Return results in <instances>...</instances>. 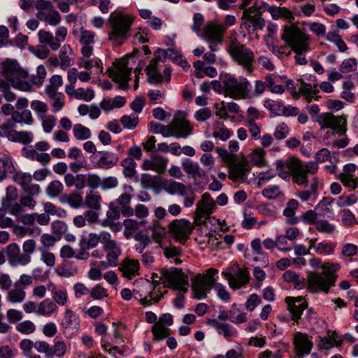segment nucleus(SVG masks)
Masks as SVG:
<instances>
[{"instance_id": "obj_1", "label": "nucleus", "mask_w": 358, "mask_h": 358, "mask_svg": "<svg viewBox=\"0 0 358 358\" xmlns=\"http://www.w3.org/2000/svg\"><path fill=\"white\" fill-rule=\"evenodd\" d=\"M278 175L286 180L292 176L293 181L304 187L308 186V174L314 175L318 170V166L314 162L302 163L296 158H290L286 162H276Z\"/></svg>"}, {"instance_id": "obj_2", "label": "nucleus", "mask_w": 358, "mask_h": 358, "mask_svg": "<svg viewBox=\"0 0 358 358\" xmlns=\"http://www.w3.org/2000/svg\"><path fill=\"white\" fill-rule=\"evenodd\" d=\"M134 20V17L120 12L111 13L109 17L111 27V31L108 33L109 40L116 45H122L130 36Z\"/></svg>"}, {"instance_id": "obj_3", "label": "nucleus", "mask_w": 358, "mask_h": 358, "mask_svg": "<svg viewBox=\"0 0 358 358\" xmlns=\"http://www.w3.org/2000/svg\"><path fill=\"white\" fill-rule=\"evenodd\" d=\"M1 73L6 80L16 89L24 92L31 90V85L26 79L28 72L23 69L16 60L6 59L1 62Z\"/></svg>"}, {"instance_id": "obj_4", "label": "nucleus", "mask_w": 358, "mask_h": 358, "mask_svg": "<svg viewBox=\"0 0 358 358\" xmlns=\"http://www.w3.org/2000/svg\"><path fill=\"white\" fill-rule=\"evenodd\" d=\"M227 52L233 60L246 71L249 73L253 71L254 52L244 44L241 43L236 38H231Z\"/></svg>"}, {"instance_id": "obj_5", "label": "nucleus", "mask_w": 358, "mask_h": 358, "mask_svg": "<svg viewBox=\"0 0 358 358\" xmlns=\"http://www.w3.org/2000/svg\"><path fill=\"white\" fill-rule=\"evenodd\" d=\"M152 279L153 284L155 285L162 281L163 284H168L169 287L174 290H179L182 292L187 291L188 278L187 275L182 272L181 270L174 268L173 270L163 269L161 271V276L153 273Z\"/></svg>"}, {"instance_id": "obj_6", "label": "nucleus", "mask_w": 358, "mask_h": 358, "mask_svg": "<svg viewBox=\"0 0 358 358\" xmlns=\"http://www.w3.org/2000/svg\"><path fill=\"white\" fill-rule=\"evenodd\" d=\"M281 38L292 48L293 51L309 50V36L294 24L284 27Z\"/></svg>"}, {"instance_id": "obj_7", "label": "nucleus", "mask_w": 358, "mask_h": 358, "mask_svg": "<svg viewBox=\"0 0 358 358\" xmlns=\"http://www.w3.org/2000/svg\"><path fill=\"white\" fill-rule=\"evenodd\" d=\"M223 84L225 94L234 99H245L251 88L248 80L241 76H227L223 80Z\"/></svg>"}, {"instance_id": "obj_8", "label": "nucleus", "mask_w": 358, "mask_h": 358, "mask_svg": "<svg viewBox=\"0 0 358 358\" xmlns=\"http://www.w3.org/2000/svg\"><path fill=\"white\" fill-rule=\"evenodd\" d=\"M218 273L215 268H208L206 275L198 274L192 280V289L194 296L198 299H205L211 290L215 279L214 276Z\"/></svg>"}, {"instance_id": "obj_9", "label": "nucleus", "mask_w": 358, "mask_h": 358, "mask_svg": "<svg viewBox=\"0 0 358 358\" xmlns=\"http://www.w3.org/2000/svg\"><path fill=\"white\" fill-rule=\"evenodd\" d=\"M155 285L148 280H141L138 282L136 289H134V296L138 299L141 304L144 306H150L157 303L163 294L155 295Z\"/></svg>"}, {"instance_id": "obj_10", "label": "nucleus", "mask_w": 358, "mask_h": 358, "mask_svg": "<svg viewBox=\"0 0 358 358\" xmlns=\"http://www.w3.org/2000/svg\"><path fill=\"white\" fill-rule=\"evenodd\" d=\"M226 31V26L214 22H209L204 27L201 37L209 43V48L216 51L217 46L223 43V36Z\"/></svg>"}, {"instance_id": "obj_11", "label": "nucleus", "mask_w": 358, "mask_h": 358, "mask_svg": "<svg viewBox=\"0 0 358 358\" xmlns=\"http://www.w3.org/2000/svg\"><path fill=\"white\" fill-rule=\"evenodd\" d=\"M222 275L227 280L230 287L234 289H238L245 286L250 280L248 268H240L238 265H234L223 271Z\"/></svg>"}, {"instance_id": "obj_12", "label": "nucleus", "mask_w": 358, "mask_h": 358, "mask_svg": "<svg viewBox=\"0 0 358 358\" xmlns=\"http://www.w3.org/2000/svg\"><path fill=\"white\" fill-rule=\"evenodd\" d=\"M316 122L322 128H330L339 136L344 135L347 131V120L345 115H334L330 113H324L317 117Z\"/></svg>"}, {"instance_id": "obj_13", "label": "nucleus", "mask_w": 358, "mask_h": 358, "mask_svg": "<svg viewBox=\"0 0 358 358\" xmlns=\"http://www.w3.org/2000/svg\"><path fill=\"white\" fill-rule=\"evenodd\" d=\"M129 59V57H124L116 61L114 63L116 71L108 70L109 76L113 78L115 82L120 83L119 88L124 90L129 88L128 81L130 80L131 72V69L128 67Z\"/></svg>"}, {"instance_id": "obj_14", "label": "nucleus", "mask_w": 358, "mask_h": 358, "mask_svg": "<svg viewBox=\"0 0 358 358\" xmlns=\"http://www.w3.org/2000/svg\"><path fill=\"white\" fill-rule=\"evenodd\" d=\"M194 229L192 223L185 219H176L169 224V231L178 242L184 244Z\"/></svg>"}, {"instance_id": "obj_15", "label": "nucleus", "mask_w": 358, "mask_h": 358, "mask_svg": "<svg viewBox=\"0 0 358 358\" xmlns=\"http://www.w3.org/2000/svg\"><path fill=\"white\" fill-rule=\"evenodd\" d=\"M229 174V178L234 182H245L247 180L248 173L250 171L248 161L243 157L240 161H236V157L233 162L227 164Z\"/></svg>"}, {"instance_id": "obj_16", "label": "nucleus", "mask_w": 358, "mask_h": 358, "mask_svg": "<svg viewBox=\"0 0 358 358\" xmlns=\"http://www.w3.org/2000/svg\"><path fill=\"white\" fill-rule=\"evenodd\" d=\"M215 203L208 193H204L198 202L195 210L194 222L196 224L203 223L213 213Z\"/></svg>"}, {"instance_id": "obj_17", "label": "nucleus", "mask_w": 358, "mask_h": 358, "mask_svg": "<svg viewBox=\"0 0 358 358\" xmlns=\"http://www.w3.org/2000/svg\"><path fill=\"white\" fill-rule=\"evenodd\" d=\"M308 289L311 292H324L328 293L333 285L329 280L317 272H310L307 276Z\"/></svg>"}, {"instance_id": "obj_18", "label": "nucleus", "mask_w": 358, "mask_h": 358, "mask_svg": "<svg viewBox=\"0 0 358 358\" xmlns=\"http://www.w3.org/2000/svg\"><path fill=\"white\" fill-rule=\"evenodd\" d=\"M357 166L355 164H348L343 166L337 179L346 187L355 190L358 187V177L355 176Z\"/></svg>"}, {"instance_id": "obj_19", "label": "nucleus", "mask_w": 358, "mask_h": 358, "mask_svg": "<svg viewBox=\"0 0 358 358\" xmlns=\"http://www.w3.org/2000/svg\"><path fill=\"white\" fill-rule=\"evenodd\" d=\"M110 235V232L104 230L99 233H90L86 237L80 240V245L86 250L93 249L98 246L99 243H101L103 246Z\"/></svg>"}, {"instance_id": "obj_20", "label": "nucleus", "mask_w": 358, "mask_h": 358, "mask_svg": "<svg viewBox=\"0 0 358 358\" xmlns=\"http://www.w3.org/2000/svg\"><path fill=\"white\" fill-rule=\"evenodd\" d=\"M102 248L106 252V258L109 259V262L118 265L119 257L121 255L122 250L117 241L113 239L111 234L108 237Z\"/></svg>"}, {"instance_id": "obj_21", "label": "nucleus", "mask_w": 358, "mask_h": 358, "mask_svg": "<svg viewBox=\"0 0 358 358\" xmlns=\"http://www.w3.org/2000/svg\"><path fill=\"white\" fill-rule=\"evenodd\" d=\"M187 114L184 111L178 110L172 121V124L182 136V138H186L192 134V128L189 122L186 119Z\"/></svg>"}, {"instance_id": "obj_22", "label": "nucleus", "mask_w": 358, "mask_h": 358, "mask_svg": "<svg viewBox=\"0 0 358 358\" xmlns=\"http://www.w3.org/2000/svg\"><path fill=\"white\" fill-rule=\"evenodd\" d=\"M294 344L296 355L299 357L309 354L313 347V343L308 336L301 332H296L294 334Z\"/></svg>"}, {"instance_id": "obj_23", "label": "nucleus", "mask_w": 358, "mask_h": 358, "mask_svg": "<svg viewBox=\"0 0 358 358\" xmlns=\"http://www.w3.org/2000/svg\"><path fill=\"white\" fill-rule=\"evenodd\" d=\"M167 163V159L159 155H154L150 159L143 161L142 169L146 171H154L161 174L165 172Z\"/></svg>"}, {"instance_id": "obj_24", "label": "nucleus", "mask_w": 358, "mask_h": 358, "mask_svg": "<svg viewBox=\"0 0 358 358\" xmlns=\"http://www.w3.org/2000/svg\"><path fill=\"white\" fill-rule=\"evenodd\" d=\"M285 301L287 303L288 309L292 314V319L295 322L301 318L303 310L307 308V303L302 301V298L287 297Z\"/></svg>"}, {"instance_id": "obj_25", "label": "nucleus", "mask_w": 358, "mask_h": 358, "mask_svg": "<svg viewBox=\"0 0 358 358\" xmlns=\"http://www.w3.org/2000/svg\"><path fill=\"white\" fill-rule=\"evenodd\" d=\"M119 270L122 272L123 276L131 279L138 275L139 263L137 260L126 258L120 264Z\"/></svg>"}, {"instance_id": "obj_26", "label": "nucleus", "mask_w": 358, "mask_h": 358, "mask_svg": "<svg viewBox=\"0 0 358 358\" xmlns=\"http://www.w3.org/2000/svg\"><path fill=\"white\" fill-rule=\"evenodd\" d=\"M87 175L86 174H76V176L71 173H67L64 176V183L66 187H74L77 190L83 189L87 185Z\"/></svg>"}, {"instance_id": "obj_27", "label": "nucleus", "mask_w": 358, "mask_h": 358, "mask_svg": "<svg viewBox=\"0 0 358 358\" xmlns=\"http://www.w3.org/2000/svg\"><path fill=\"white\" fill-rule=\"evenodd\" d=\"M48 289L52 292V301L56 305L64 306L69 301L67 289L65 287H57L53 283L48 285Z\"/></svg>"}, {"instance_id": "obj_28", "label": "nucleus", "mask_w": 358, "mask_h": 358, "mask_svg": "<svg viewBox=\"0 0 358 358\" xmlns=\"http://www.w3.org/2000/svg\"><path fill=\"white\" fill-rule=\"evenodd\" d=\"M36 16L41 21L53 27L57 26L62 20L61 15L54 7L45 12L36 13Z\"/></svg>"}, {"instance_id": "obj_29", "label": "nucleus", "mask_w": 358, "mask_h": 358, "mask_svg": "<svg viewBox=\"0 0 358 358\" xmlns=\"http://www.w3.org/2000/svg\"><path fill=\"white\" fill-rule=\"evenodd\" d=\"M61 326L65 329L77 331L79 327V317L78 315L69 308L65 309Z\"/></svg>"}, {"instance_id": "obj_30", "label": "nucleus", "mask_w": 358, "mask_h": 358, "mask_svg": "<svg viewBox=\"0 0 358 358\" xmlns=\"http://www.w3.org/2000/svg\"><path fill=\"white\" fill-rule=\"evenodd\" d=\"M22 155L31 160H36L43 165L48 164L51 160L50 155L48 153H39L31 147L24 148L22 150Z\"/></svg>"}, {"instance_id": "obj_31", "label": "nucleus", "mask_w": 358, "mask_h": 358, "mask_svg": "<svg viewBox=\"0 0 358 358\" xmlns=\"http://www.w3.org/2000/svg\"><path fill=\"white\" fill-rule=\"evenodd\" d=\"M299 202L295 199H290L283 210V215L286 217V222L289 224H295L299 222V218L295 216L296 209L299 208Z\"/></svg>"}, {"instance_id": "obj_32", "label": "nucleus", "mask_w": 358, "mask_h": 358, "mask_svg": "<svg viewBox=\"0 0 358 358\" xmlns=\"http://www.w3.org/2000/svg\"><path fill=\"white\" fill-rule=\"evenodd\" d=\"M26 296L25 290L14 285V287L8 291L6 299L13 304L22 303L25 301Z\"/></svg>"}, {"instance_id": "obj_33", "label": "nucleus", "mask_w": 358, "mask_h": 358, "mask_svg": "<svg viewBox=\"0 0 358 358\" xmlns=\"http://www.w3.org/2000/svg\"><path fill=\"white\" fill-rule=\"evenodd\" d=\"M185 171L191 175L194 179L203 178L206 176V172L199 166L197 163H194L190 159H186L182 163Z\"/></svg>"}, {"instance_id": "obj_34", "label": "nucleus", "mask_w": 358, "mask_h": 358, "mask_svg": "<svg viewBox=\"0 0 358 358\" xmlns=\"http://www.w3.org/2000/svg\"><path fill=\"white\" fill-rule=\"evenodd\" d=\"M58 310V306L50 299H46L38 304L36 314L43 316H50Z\"/></svg>"}, {"instance_id": "obj_35", "label": "nucleus", "mask_w": 358, "mask_h": 358, "mask_svg": "<svg viewBox=\"0 0 358 358\" xmlns=\"http://www.w3.org/2000/svg\"><path fill=\"white\" fill-rule=\"evenodd\" d=\"M340 268L341 266L338 263L326 262L322 266V268L323 269L322 275L325 277L333 286H334L338 277L336 272L338 271Z\"/></svg>"}, {"instance_id": "obj_36", "label": "nucleus", "mask_w": 358, "mask_h": 358, "mask_svg": "<svg viewBox=\"0 0 358 358\" xmlns=\"http://www.w3.org/2000/svg\"><path fill=\"white\" fill-rule=\"evenodd\" d=\"M282 278L287 283H292L297 289H301L305 285V279L292 270H287L282 274Z\"/></svg>"}, {"instance_id": "obj_37", "label": "nucleus", "mask_w": 358, "mask_h": 358, "mask_svg": "<svg viewBox=\"0 0 358 358\" xmlns=\"http://www.w3.org/2000/svg\"><path fill=\"white\" fill-rule=\"evenodd\" d=\"M164 189L171 194H179L185 196L187 194V187L181 183L173 180H166L163 183Z\"/></svg>"}, {"instance_id": "obj_38", "label": "nucleus", "mask_w": 358, "mask_h": 358, "mask_svg": "<svg viewBox=\"0 0 358 358\" xmlns=\"http://www.w3.org/2000/svg\"><path fill=\"white\" fill-rule=\"evenodd\" d=\"M131 196L127 193L121 194L117 199V205L121 209L124 216L131 217L134 215V209L129 206Z\"/></svg>"}, {"instance_id": "obj_39", "label": "nucleus", "mask_w": 358, "mask_h": 358, "mask_svg": "<svg viewBox=\"0 0 358 358\" xmlns=\"http://www.w3.org/2000/svg\"><path fill=\"white\" fill-rule=\"evenodd\" d=\"M242 20L241 27L245 29L249 34L262 29L265 25L263 18H242Z\"/></svg>"}, {"instance_id": "obj_40", "label": "nucleus", "mask_w": 358, "mask_h": 358, "mask_svg": "<svg viewBox=\"0 0 358 358\" xmlns=\"http://www.w3.org/2000/svg\"><path fill=\"white\" fill-rule=\"evenodd\" d=\"M157 59H152L145 69L148 82L150 84H157L162 81V76L157 69Z\"/></svg>"}, {"instance_id": "obj_41", "label": "nucleus", "mask_w": 358, "mask_h": 358, "mask_svg": "<svg viewBox=\"0 0 358 358\" xmlns=\"http://www.w3.org/2000/svg\"><path fill=\"white\" fill-rule=\"evenodd\" d=\"M308 184L310 183V189L308 190H303L301 192H299L296 194V196L301 199L302 201H307L312 196L315 195L317 187H318V180L317 178L313 175L310 178H308Z\"/></svg>"}, {"instance_id": "obj_42", "label": "nucleus", "mask_w": 358, "mask_h": 358, "mask_svg": "<svg viewBox=\"0 0 358 358\" xmlns=\"http://www.w3.org/2000/svg\"><path fill=\"white\" fill-rule=\"evenodd\" d=\"M146 224L145 220L137 221L134 219L128 218L124 220L123 225L124 227V236L127 238H129L133 234L137 231L140 226Z\"/></svg>"}, {"instance_id": "obj_43", "label": "nucleus", "mask_w": 358, "mask_h": 358, "mask_svg": "<svg viewBox=\"0 0 358 358\" xmlns=\"http://www.w3.org/2000/svg\"><path fill=\"white\" fill-rule=\"evenodd\" d=\"M101 196L97 192L90 191L87 193L85 198V206L94 210H99L101 209Z\"/></svg>"}, {"instance_id": "obj_44", "label": "nucleus", "mask_w": 358, "mask_h": 358, "mask_svg": "<svg viewBox=\"0 0 358 358\" xmlns=\"http://www.w3.org/2000/svg\"><path fill=\"white\" fill-rule=\"evenodd\" d=\"M161 178L159 176H152L148 173H143L141 178V184L144 189H152L160 185Z\"/></svg>"}, {"instance_id": "obj_45", "label": "nucleus", "mask_w": 358, "mask_h": 358, "mask_svg": "<svg viewBox=\"0 0 358 358\" xmlns=\"http://www.w3.org/2000/svg\"><path fill=\"white\" fill-rule=\"evenodd\" d=\"M38 41L40 43L48 44L50 49L52 50H58L56 42L55 41V37L52 34L44 29H41L38 33Z\"/></svg>"}, {"instance_id": "obj_46", "label": "nucleus", "mask_w": 358, "mask_h": 358, "mask_svg": "<svg viewBox=\"0 0 358 358\" xmlns=\"http://www.w3.org/2000/svg\"><path fill=\"white\" fill-rule=\"evenodd\" d=\"M71 54V50L70 47L68 45H64L59 54V62L62 69L65 70L71 65V58L70 57Z\"/></svg>"}, {"instance_id": "obj_47", "label": "nucleus", "mask_w": 358, "mask_h": 358, "mask_svg": "<svg viewBox=\"0 0 358 358\" xmlns=\"http://www.w3.org/2000/svg\"><path fill=\"white\" fill-rule=\"evenodd\" d=\"M152 332L155 341H161L169 335L170 329L167 328L166 326L162 325L157 322L152 327Z\"/></svg>"}, {"instance_id": "obj_48", "label": "nucleus", "mask_w": 358, "mask_h": 358, "mask_svg": "<svg viewBox=\"0 0 358 358\" xmlns=\"http://www.w3.org/2000/svg\"><path fill=\"white\" fill-rule=\"evenodd\" d=\"M73 132L74 137L79 141L88 139L92 136L90 129L81 124H75L73 128Z\"/></svg>"}, {"instance_id": "obj_49", "label": "nucleus", "mask_w": 358, "mask_h": 358, "mask_svg": "<svg viewBox=\"0 0 358 358\" xmlns=\"http://www.w3.org/2000/svg\"><path fill=\"white\" fill-rule=\"evenodd\" d=\"M12 179L15 182L21 185L23 189H26V187H27L32 180V176L28 173L15 172L12 176Z\"/></svg>"}, {"instance_id": "obj_50", "label": "nucleus", "mask_w": 358, "mask_h": 358, "mask_svg": "<svg viewBox=\"0 0 358 358\" xmlns=\"http://www.w3.org/2000/svg\"><path fill=\"white\" fill-rule=\"evenodd\" d=\"M34 121L31 113L29 110H24L22 112L13 113V122L14 123H25L31 124Z\"/></svg>"}, {"instance_id": "obj_51", "label": "nucleus", "mask_w": 358, "mask_h": 358, "mask_svg": "<svg viewBox=\"0 0 358 358\" xmlns=\"http://www.w3.org/2000/svg\"><path fill=\"white\" fill-rule=\"evenodd\" d=\"M63 184L57 180L51 181L45 189L46 194L52 198L58 196L63 191Z\"/></svg>"}, {"instance_id": "obj_52", "label": "nucleus", "mask_w": 358, "mask_h": 358, "mask_svg": "<svg viewBox=\"0 0 358 358\" xmlns=\"http://www.w3.org/2000/svg\"><path fill=\"white\" fill-rule=\"evenodd\" d=\"M122 166L124 168L123 173L127 178H132L136 174V162L131 157H127L122 161Z\"/></svg>"}, {"instance_id": "obj_53", "label": "nucleus", "mask_w": 358, "mask_h": 358, "mask_svg": "<svg viewBox=\"0 0 358 358\" xmlns=\"http://www.w3.org/2000/svg\"><path fill=\"white\" fill-rule=\"evenodd\" d=\"M117 159L108 153L103 154L97 162V166L101 169H109L114 166Z\"/></svg>"}, {"instance_id": "obj_54", "label": "nucleus", "mask_w": 358, "mask_h": 358, "mask_svg": "<svg viewBox=\"0 0 358 358\" xmlns=\"http://www.w3.org/2000/svg\"><path fill=\"white\" fill-rule=\"evenodd\" d=\"M41 260L48 266L53 267L56 262V257L55 254L46 250L44 248H39Z\"/></svg>"}, {"instance_id": "obj_55", "label": "nucleus", "mask_w": 358, "mask_h": 358, "mask_svg": "<svg viewBox=\"0 0 358 358\" xmlns=\"http://www.w3.org/2000/svg\"><path fill=\"white\" fill-rule=\"evenodd\" d=\"M326 38L327 41L336 44L341 52H345L348 50V47L341 36L336 31L329 32Z\"/></svg>"}, {"instance_id": "obj_56", "label": "nucleus", "mask_w": 358, "mask_h": 358, "mask_svg": "<svg viewBox=\"0 0 358 358\" xmlns=\"http://www.w3.org/2000/svg\"><path fill=\"white\" fill-rule=\"evenodd\" d=\"M41 121L43 131L50 134L56 125L57 118L52 115H46L39 118Z\"/></svg>"}, {"instance_id": "obj_57", "label": "nucleus", "mask_w": 358, "mask_h": 358, "mask_svg": "<svg viewBox=\"0 0 358 358\" xmlns=\"http://www.w3.org/2000/svg\"><path fill=\"white\" fill-rule=\"evenodd\" d=\"M250 160L253 165L264 166L266 165L264 159V151L262 149H255L250 155Z\"/></svg>"}, {"instance_id": "obj_58", "label": "nucleus", "mask_w": 358, "mask_h": 358, "mask_svg": "<svg viewBox=\"0 0 358 358\" xmlns=\"http://www.w3.org/2000/svg\"><path fill=\"white\" fill-rule=\"evenodd\" d=\"M67 351L66 343L63 341H57L54 343L51 350V358L57 357L58 358L63 357Z\"/></svg>"}, {"instance_id": "obj_59", "label": "nucleus", "mask_w": 358, "mask_h": 358, "mask_svg": "<svg viewBox=\"0 0 358 358\" xmlns=\"http://www.w3.org/2000/svg\"><path fill=\"white\" fill-rule=\"evenodd\" d=\"M47 73L46 69L43 65H39L37 67L36 73L32 75L31 85L41 86L44 82V80L46 77Z\"/></svg>"}, {"instance_id": "obj_60", "label": "nucleus", "mask_w": 358, "mask_h": 358, "mask_svg": "<svg viewBox=\"0 0 358 358\" xmlns=\"http://www.w3.org/2000/svg\"><path fill=\"white\" fill-rule=\"evenodd\" d=\"M219 124L220 123L217 122L214 125V131L213 135L216 138H219L222 141H226L230 138L231 132L229 129L224 126L219 127Z\"/></svg>"}, {"instance_id": "obj_61", "label": "nucleus", "mask_w": 358, "mask_h": 358, "mask_svg": "<svg viewBox=\"0 0 358 358\" xmlns=\"http://www.w3.org/2000/svg\"><path fill=\"white\" fill-rule=\"evenodd\" d=\"M60 239V237H57L50 234H43L40 237V242L41 246L40 248H46L49 250L50 248L55 246L57 241Z\"/></svg>"}, {"instance_id": "obj_62", "label": "nucleus", "mask_w": 358, "mask_h": 358, "mask_svg": "<svg viewBox=\"0 0 358 358\" xmlns=\"http://www.w3.org/2000/svg\"><path fill=\"white\" fill-rule=\"evenodd\" d=\"M264 106L275 115H282L284 110V106L280 102L271 99H267L264 102Z\"/></svg>"}, {"instance_id": "obj_63", "label": "nucleus", "mask_w": 358, "mask_h": 358, "mask_svg": "<svg viewBox=\"0 0 358 358\" xmlns=\"http://www.w3.org/2000/svg\"><path fill=\"white\" fill-rule=\"evenodd\" d=\"M315 226L316 229L322 233L332 234L336 230L335 225L329 223L327 220H317Z\"/></svg>"}, {"instance_id": "obj_64", "label": "nucleus", "mask_w": 358, "mask_h": 358, "mask_svg": "<svg viewBox=\"0 0 358 358\" xmlns=\"http://www.w3.org/2000/svg\"><path fill=\"white\" fill-rule=\"evenodd\" d=\"M31 108L36 112L38 118L41 116L46 115V112L48 110L47 103L43 101L35 100L31 103Z\"/></svg>"}]
</instances>
